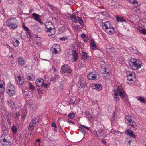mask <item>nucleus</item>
I'll return each mask as SVG.
<instances>
[{
  "label": "nucleus",
  "instance_id": "obj_1",
  "mask_svg": "<svg viewBox=\"0 0 146 146\" xmlns=\"http://www.w3.org/2000/svg\"><path fill=\"white\" fill-rule=\"evenodd\" d=\"M6 23L9 27L11 29H15L18 26L17 20L14 17L10 18L8 19Z\"/></svg>",
  "mask_w": 146,
  "mask_h": 146
},
{
  "label": "nucleus",
  "instance_id": "obj_2",
  "mask_svg": "<svg viewBox=\"0 0 146 146\" xmlns=\"http://www.w3.org/2000/svg\"><path fill=\"white\" fill-rule=\"evenodd\" d=\"M39 119L37 118H35L32 119L29 123L28 128V130L32 131L34 128L36 124L38 122Z\"/></svg>",
  "mask_w": 146,
  "mask_h": 146
},
{
  "label": "nucleus",
  "instance_id": "obj_3",
  "mask_svg": "<svg viewBox=\"0 0 146 146\" xmlns=\"http://www.w3.org/2000/svg\"><path fill=\"white\" fill-rule=\"evenodd\" d=\"M99 77V75L97 73L91 72L87 75V78L88 79L90 80H96L98 79Z\"/></svg>",
  "mask_w": 146,
  "mask_h": 146
},
{
  "label": "nucleus",
  "instance_id": "obj_4",
  "mask_svg": "<svg viewBox=\"0 0 146 146\" xmlns=\"http://www.w3.org/2000/svg\"><path fill=\"white\" fill-rule=\"evenodd\" d=\"M15 88L13 86H11L6 89V92L10 96L14 95L15 93Z\"/></svg>",
  "mask_w": 146,
  "mask_h": 146
},
{
  "label": "nucleus",
  "instance_id": "obj_5",
  "mask_svg": "<svg viewBox=\"0 0 146 146\" xmlns=\"http://www.w3.org/2000/svg\"><path fill=\"white\" fill-rule=\"evenodd\" d=\"M61 72L65 73L66 72L69 73H70L72 72L70 66L68 64H64L62 67Z\"/></svg>",
  "mask_w": 146,
  "mask_h": 146
},
{
  "label": "nucleus",
  "instance_id": "obj_6",
  "mask_svg": "<svg viewBox=\"0 0 146 146\" xmlns=\"http://www.w3.org/2000/svg\"><path fill=\"white\" fill-rule=\"evenodd\" d=\"M117 90L122 98H124L126 93L121 86H118L117 88Z\"/></svg>",
  "mask_w": 146,
  "mask_h": 146
},
{
  "label": "nucleus",
  "instance_id": "obj_7",
  "mask_svg": "<svg viewBox=\"0 0 146 146\" xmlns=\"http://www.w3.org/2000/svg\"><path fill=\"white\" fill-rule=\"evenodd\" d=\"M0 142L3 146H11L12 145V143L9 140L5 138H2Z\"/></svg>",
  "mask_w": 146,
  "mask_h": 146
},
{
  "label": "nucleus",
  "instance_id": "obj_8",
  "mask_svg": "<svg viewBox=\"0 0 146 146\" xmlns=\"http://www.w3.org/2000/svg\"><path fill=\"white\" fill-rule=\"evenodd\" d=\"M46 28L47 29L46 31V34L48 36H51L54 35L56 32L55 29L54 28H52L51 27H49L47 28L46 27Z\"/></svg>",
  "mask_w": 146,
  "mask_h": 146
},
{
  "label": "nucleus",
  "instance_id": "obj_9",
  "mask_svg": "<svg viewBox=\"0 0 146 146\" xmlns=\"http://www.w3.org/2000/svg\"><path fill=\"white\" fill-rule=\"evenodd\" d=\"M20 38L17 36L15 38H12V41L13 42V45L15 47L18 46L20 44L19 40Z\"/></svg>",
  "mask_w": 146,
  "mask_h": 146
},
{
  "label": "nucleus",
  "instance_id": "obj_10",
  "mask_svg": "<svg viewBox=\"0 0 146 146\" xmlns=\"http://www.w3.org/2000/svg\"><path fill=\"white\" fill-rule=\"evenodd\" d=\"M125 133L133 138L135 139L136 138V135L134 134L133 131L130 129H127L125 130Z\"/></svg>",
  "mask_w": 146,
  "mask_h": 146
},
{
  "label": "nucleus",
  "instance_id": "obj_11",
  "mask_svg": "<svg viewBox=\"0 0 146 146\" xmlns=\"http://www.w3.org/2000/svg\"><path fill=\"white\" fill-rule=\"evenodd\" d=\"M17 84L19 85H22L24 82V78L23 77H21L20 76H18L17 79Z\"/></svg>",
  "mask_w": 146,
  "mask_h": 146
},
{
  "label": "nucleus",
  "instance_id": "obj_12",
  "mask_svg": "<svg viewBox=\"0 0 146 146\" xmlns=\"http://www.w3.org/2000/svg\"><path fill=\"white\" fill-rule=\"evenodd\" d=\"M113 26L109 21H107L104 23L102 25V27L104 29L106 30Z\"/></svg>",
  "mask_w": 146,
  "mask_h": 146
},
{
  "label": "nucleus",
  "instance_id": "obj_13",
  "mask_svg": "<svg viewBox=\"0 0 146 146\" xmlns=\"http://www.w3.org/2000/svg\"><path fill=\"white\" fill-rule=\"evenodd\" d=\"M127 80L131 81L133 80L134 77L135 78H136L134 72H131L129 75H128V73H127Z\"/></svg>",
  "mask_w": 146,
  "mask_h": 146
},
{
  "label": "nucleus",
  "instance_id": "obj_14",
  "mask_svg": "<svg viewBox=\"0 0 146 146\" xmlns=\"http://www.w3.org/2000/svg\"><path fill=\"white\" fill-rule=\"evenodd\" d=\"M137 29L140 33L143 35H146V29L143 27H141L138 26L137 27Z\"/></svg>",
  "mask_w": 146,
  "mask_h": 146
},
{
  "label": "nucleus",
  "instance_id": "obj_15",
  "mask_svg": "<svg viewBox=\"0 0 146 146\" xmlns=\"http://www.w3.org/2000/svg\"><path fill=\"white\" fill-rule=\"evenodd\" d=\"M130 62L133 64H142L140 60L134 58L130 59Z\"/></svg>",
  "mask_w": 146,
  "mask_h": 146
},
{
  "label": "nucleus",
  "instance_id": "obj_16",
  "mask_svg": "<svg viewBox=\"0 0 146 146\" xmlns=\"http://www.w3.org/2000/svg\"><path fill=\"white\" fill-rule=\"evenodd\" d=\"M105 31L108 34L110 35L112 34L115 33L114 28L112 26L111 28L105 30Z\"/></svg>",
  "mask_w": 146,
  "mask_h": 146
},
{
  "label": "nucleus",
  "instance_id": "obj_17",
  "mask_svg": "<svg viewBox=\"0 0 146 146\" xmlns=\"http://www.w3.org/2000/svg\"><path fill=\"white\" fill-rule=\"evenodd\" d=\"M116 21L117 22H126L127 21L126 19H124L121 16H116Z\"/></svg>",
  "mask_w": 146,
  "mask_h": 146
},
{
  "label": "nucleus",
  "instance_id": "obj_18",
  "mask_svg": "<svg viewBox=\"0 0 146 146\" xmlns=\"http://www.w3.org/2000/svg\"><path fill=\"white\" fill-rule=\"evenodd\" d=\"M8 103L9 106L11 107L12 110H13L14 109L15 110V104L12 100H10L8 101Z\"/></svg>",
  "mask_w": 146,
  "mask_h": 146
},
{
  "label": "nucleus",
  "instance_id": "obj_19",
  "mask_svg": "<svg viewBox=\"0 0 146 146\" xmlns=\"http://www.w3.org/2000/svg\"><path fill=\"white\" fill-rule=\"evenodd\" d=\"M43 80L42 79H38L36 80L35 83L37 86H40L43 84Z\"/></svg>",
  "mask_w": 146,
  "mask_h": 146
},
{
  "label": "nucleus",
  "instance_id": "obj_20",
  "mask_svg": "<svg viewBox=\"0 0 146 146\" xmlns=\"http://www.w3.org/2000/svg\"><path fill=\"white\" fill-rule=\"evenodd\" d=\"M33 16L34 18V19L36 21H38L40 23H42L41 19L39 17V15L38 14L33 13L32 15Z\"/></svg>",
  "mask_w": 146,
  "mask_h": 146
},
{
  "label": "nucleus",
  "instance_id": "obj_21",
  "mask_svg": "<svg viewBox=\"0 0 146 146\" xmlns=\"http://www.w3.org/2000/svg\"><path fill=\"white\" fill-rule=\"evenodd\" d=\"M141 64H129L130 67L134 70H136L140 68L142 66Z\"/></svg>",
  "mask_w": 146,
  "mask_h": 146
},
{
  "label": "nucleus",
  "instance_id": "obj_22",
  "mask_svg": "<svg viewBox=\"0 0 146 146\" xmlns=\"http://www.w3.org/2000/svg\"><path fill=\"white\" fill-rule=\"evenodd\" d=\"M94 86H92L93 89L98 90L99 91H100L102 89V87L101 84H94Z\"/></svg>",
  "mask_w": 146,
  "mask_h": 146
},
{
  "label": "nucleus",
  "instance_id": "obj_23",
  "mask_svg": "<svg viewBox=\"0 0 146 146\" xmlns=\"http://www.w3.org/2000/svg\"><path fill=\"white\" fill-rule=\"evenodd\" d=\"M128 124L130 125L135 129H136L137 128V126L136 123L132 121V120H131L130 122V123H129Z\"/></svg>",
  "mask_w": 146,
  "mask_h": 146
},
{
  "label": "nucleus",
  "instance_id": "obj_24",
  "mask_svg": "<svg viewBox=\"0 0 146 146\" xmlns=\"http://www.w3.org/2000/svg\"><path fill=\"white\" fill-rule=\"evenodd\" d=\"M17 60L19 64H24L25 61L24 58L22 57H19L18 58Z\"/></svg>",
  "mask_w": 146,
  "mask_h": 146
},
{
  "label": "nucleus",
  "instance_id": "obj_25",
  "mask_svg": "<svg viewBox=\"0 0 146 146\" xmlns=\"http://www.w3.org/2000/svg\"><path fill=\"white\" fill-rule=\"evenodd\" d=\"M98 132L99 133V135L101 137H104L106 136V135H104L105 133L103 129L99 130L98 131Z\"/></svg>",
  "mask_w": 146,
  "mask_h": 146
},
{
  "label": "nucleus",
  "instance_id": "obj_26",
  "mask_svg": "<svg viewBox=\"0 0 146 146\" xmlns=\"http://www.w3.org/2000/svg\"><path fill=\"white\" fill-rule=\"evenodd\" d=\"M81 58L82 59L85 60L87 58V54L83 51H82Z\"/></svg>",
  "mask_w": 146,
  "mask_h": 146
},
{
  "label": "nucleus",
  "instance_id": "obj_27",
  "mask_svg": "<svg viewBox=\"0 0 146 146\" xmlns=\"http://www.w3.org/2000/svg\"><path fill=\"white\" fill-rule=\"evenodd\" d=\"M70 19L74 22H76L77 21V18L74 15L72 14L71 15Z\"/></svg>",
  "mask_w": 146,
  "mask_h": 146
},
{
  "label": "nucleus",
  "instance_id": "obj_28",
  "mask_svg": "<svg viewBox=\"0 0 146 146\" xmlns=\"http://www.w3.org/2000/svg\"><path fill=\"white\" fill-rule=\"evenodd\" d=\"M131 138L130 137H128L126 139L125 143L127 146L131 145Z\"/></svg>",
  "mask_w": 146,
  "mask_h": 146
},
{
  "label": "nucleus",
  "instance_id": "obj_29",
  "mask_svg": "<svg viewBox=\"0 0 146 146\" xmlns=\"http://www.w3.org/2000/svg\"><path fill=\"white\" fill-rule=\"evenodd\" d=\"M91 48L93 50H96L97 48L96 44L94 41H92L90 43Z\"/></svg>",
  "mask_w": 146,
  "mask_h": 146
},
{
  "label": "nucleus",
  "instance_id": "obj_30",
  "mask_svg": "<svg viewBox=\"0 0 146 146\" xmlns=\"http://www.w3.org/2000/svg\"><path fill=\"white\" fill-rule=\"evenodd\" d=\"M115 93L114 94V99L116 101H118L119 99V96L117 92H116L115 89H114Z\"/></svg>",
  "mask_w": 146,
  "mask_h": 146
},
{
  "label": "nucleus",
  "instance_id": "obj_31",
  "mask_svg": "<svg viewBox=\"0 0 146 146\" xmlns=\"http://www.w3.org/2000/svg\"><path fill=\"white\" fill-rule=\"evenodd\" d=\"M131 120L130 115H127L125 117V120L126 123L128 124L129 123H130V121Z\"/></svg>",
  "mask_w": 146,
  "mask_h": 146
},
{
  "label": "nucleus",
  "instance_id": "obj_32",
  "mask_svg": "<svg viewBox=\"0 0 146 146\" xmlns=\"http://www.w3.org/2000/svg\"><path fill=\"white\" fill-rule=\"evenodd\" d=\"M129 1L131 3H132L133 5L137 7L138 6V3L137 1L135 0H129Z\"/></svg>",
  "mask_w": 146,
  "mask_h": 146
},
{
  "label": "nucleus",
  "instance_id": "obj_33",
  "mask_svg": "<svg viewBox=\"0 0 146 146\" xmlns=\"http://www.w3.org/2000/svg\"><path fill=\"white\" fill-rule=\"evenodd\" d=\"M73 56L74 60L75 61H76L78 59V57L77 53L76 51L73 53Z\"/></svg>",
  "mask_w": 146,
  "mask_h": 146
},
{
  "label": "nucleus",
  "instance_id": "obj_34",
  "mask_svg": "<svg viewBox=\"0 0 146 146\" xmlns=\"http://www.w3.org/2000/svg\"><path fill=\"white\" fill-rule=\"evenodd\" d=\"M78 20L79 23L82 26H83L84 25L83 21L82 18L79 17H78Z\"/></svg>",
  "mask_w": 146,
  "mask_h": 146
},
{
  "label": "nucleus",
  "instance_id": "obj_35",
  "mask_svg": "<svg viewBox=\"0 0 146 146\" xmlns=\"http://www.w3.org/2000/svg\"><path fill=\"white\" fill-rule=\"evenodd\" d=\"M85 84V83L84 81H82L81 82L79 81L78 82L79 85H80L79 87L82 88L84 86Z\"/></svg>",
  "mask_w": 146,
  "mask_h": 146
},
{
  "label": "nucleus",
  "instance_id": "obj_36",
  "mask_svg": "<svg viewBox=\"0 0 146 146\" xmlns=\"http://www.w3.org/2000/svg\"><path fill=\"white\" fill-rule=\"evenodd\" d=\"M68 116L69 118L73 119L75 117V114L74 113H71L68 115Z\"/></svg>",
  "mask_w": 146,
  "mask_h": 146
},
{
  "label": "nucleus",
  "instance_id": "obj_37",
  "mask_svg": "<svg viewBox=\"0 0 146 146\" xmlns=\"http://www.w3.org/2000/svg\"><path fill=\"white\" fill-rule=\"evenodd\" d=\"M138 100L144 103H146V100L142 97H139L138 98Z\"/></svg>",
  "mask_w": 146,
  "mask_h": 146
},
{
  "label": "nucleus",
  "instance_id": "obj_38",
  "mask_svg": "<svg viewBox=\"0 0 146 146\" xmlns=\"http://www.w3.org/2000/svg\"><path fill=\"white\" fill-rule=\"evenodd\" d=\"M11 130L13 133H16L17 131L16 127L14 125L11 128Z\"/></svg>",
  "mask_w": 146,
  "mask_h": 146
},
{
  "label": "nucleus",
  "instance_id": "obj_39",
  "mask_svg": "<svg viewBox=\"0 0 146 146\" xmlns=\"http://www.w3.org/2000/svg\"><path fill=\"white\" fill-rule=\"evenodd\" d=\"M78 129L79 131H81L82 132L84 135H85L86 133V131L83 128L81 127H79Z\"/></svg>",
  "mask_w": 146,
  "mask_h": 146
},
{
  "label": "nucleus",
  "instance_id": "obj_40",
  "mask_svg": "<svg viewBox=\"0 0 146 146\" xmlns=\"http://www.w3.org/2000/svg\"><path fill=\"white\" fill-rule=\"evenodd\" d=\"M67 39L68 38L67 36L63 37H61L59 38L60 40L63 41H65L67 40Z\"/></svg>",
  "mask_w": 146,
  "mask_h": 146
},
{
  "label": "nucleus",
  "instance_id": "obj_41",
  "mask_svg": "<svg viewBox=\"0 0 146 146\" xmlns=\"http://www.w3.org/2000/svg\"><path fill=\"white\" fill-rule=\"evenodd\" d=\"M22 27H23L24 29L26 30L27 31L29 32V31L30 30L27 27H26L24 24H23Z\"/></svg>",
  "mask_w": 146,
  "mask_h": 146
},
{
  "label": "nucleus",
  "instance_id": "obj_42",
  "mask_svg": "<svg viewBox=\"0 0 146 146\" xmlns=\"http://www.w3.org/2000/svg\"><path fill=\"white\" fill-rule=\"evenodd\" d=\"M29 84L30 86L29 87V89L31 90H33L34 89V87L30 83Z\"/></svg>",
  "mask_w": 146,
  "mask_h": 146
},
{
  "label": "nucleus",
  "instance_id": "obj_43",
  "mask_svg": "<svg viewBox=\"0 0 146 146\" xmlns=\"http://www.w3.org/2000/svg\"><path fill=\"white\" fill-rule=\"evenodd\" d=\"M34 77L33 74H31L30 75V76H28L27 78V79L30 81L32 80V79Z\"/></svg>",
  "mask_w": 146,
  "mask_h": 146
},
{
  "label": "nucleus",
  "instance_id": "obj_44",
  "mask_svg": "<svg viewBox=\"0 0 146 146\" xmlns=\"http://www.w3.org/2000/svg\"><path fill=\"white\" fill-rule=\"evenodd\" d=\"M104 72H103V74H106L107 75H109L110 73L108 72L107 71V70L106 69V68H105L104 69Z\"/></svg>",
  "mask_w": 146,
  "mask_h": 146
},
{
  "label": "nucleus",
  "instance_id": "obj_45",
  "mask_svg": "<svg viewBox=\"0 0 146 146\" xmlns=\"http://www.w3.org/2000/svg\"><path fill=\"white\" fill-rule=\"evenodd\" d=\"M75 28L76 29L78 30L79 31L81 29L80 27V25H76L75 26Z\"/></svg>",
  "mask_w": 146,
  "mask_h": 146
},
{
  "label": "nucleus",
  "instance_id": "obj_46",
  "mask_svg": "<svg viewBox=\"0 0 146 146\" xmlns=\"http://www.w3.org/2000/svg\"><path fill=\"white\" fill-rule=\"evenodd\" d=\"M7 122L9 125H11V122L10 120L9 117H7Z\"/></svg>",
  "mask_w": 146,
  "mask_h": 146
},
{
  "label": "nucleus",
  "instance_id": "obj_47",
  "mask_svg": "<svg viewBox=\"0 0 146 146\" xmlns=\"http://www.w3.org/2000/svg\"><path fill=\"white\" fill-rule=\"evenodd\" d=\"M42 86L45 88H47L48 86V84L47 83H44L43 82V84H42Z\"/></svg>",
  "mask_w": 146,
  "mask_h": 146
},
{
  "label": "nucleus",
  "instance_id": "obj_48",
  "mask_svg": "<svg viewBox=\"0 0 146 146\" xmlns=\"http://www.w3.org/2000/svg\"><path fill=\"white\" fill-rule=\"evenodd\" d=\"M3 82V80L0 81V88H2V89L3 88H4L3 87V84H2V82Z\"/></svg>",
  "mask_w": 146,
  "mask_h": 146
},
{
  "label": "nucleus",
  "instance_id": "obj_49",
  "mask_svg": "<svg viewBox=\"0 0 146 146\" xmlns=\"http://www.w3.org/2000/svg\"><path fill=\"white\" fill-rule=\"evenodd\" d=\"M133 53L136 54H138L139 53V52L136 49H134L133 51Z\"/></svg>",
  "mask_w": 146,
  "mask_h": 146
},
{
  "label": "nucleus",
  "instance_id": "obj_50",
  "mask_svg": "<svg viewBox=\"0 0 146 146\" xmlns=\"http://www.w3.org/2000/svg\"><path fill=\"white\" fill-rule=\"evenodd\" d=\"M81 36L82 38H84L85 37H86V35L84 34H82L81 35Z\"/></svg>",
  "mask_w": 146,
  "mask_h": 146
},
{
  "label": "nucleus",
  "instance_id": "obj_51",
  "mask_svg": "<svg viewBox=\"0 0 146 146\" xmlns=\"http://www.w3.org/2000/svg\"><path fill=\"white\" fill-rule=\"evenodd\" d=\"M84 41L85 42H86L88 41V39L87 37H85L84 38H83Z\"/></svg>",
  "mask_w": 146,
  "mask_h": 146
},
{
  "label": "nucleus",
  "instance_id": "obj_52",
  "mask_svg": "<svg viewBox=\"0 0 146 146\" xmlns=\"http://www.w3.org/2000/svg\"><path fill=\"white\" fill-rule=\"evenodd\" d=\"M15 114H16V115H15V118H17L18 117L19 115V112L16 113H15Z\"/></svg>",
  "mask_w": 146,
  "mask_h": 146
},
{
  "label": "nucleus",
  "instance_id": "obj_53",
  "mask_svg": "<svg viewBox=\"0 0 146 146\" xmlns=\"http://www.w3.org/2000/svg\"><path fill=\"white\" fill-rule=\"evenodd\" d=\"M53 52L54 53H55V54H57V53L58 51L57 50V49H56V48H54V50L53 51Z\"/></svg>",
  "mask_w": 146,
  "mask_h": 146
},
{
  "label": "nucleus",
  "instance_id": "obj_54",
  "mask_svg": "<svg viewBox=\"0 0 146 146\" xmlns=\"http://www.w3.org/2000/svg\"><path fill=\"white\" fill-rule=\"evenodd\" d=\"M4 91V88H0V93H3Z\"/></svg>",
  "mask_w": 146,
  "mask_h": 146
},
{
  "label": "nucleus",
  "instance_id": "obj_55",
  "mask_svg": "<svg viewBox=\"0 0 146 146\" xmlns=\"http://www.w3.org/2000/svg\"><path fill=\"white\" fill-rule=\"evenodd\" d=\"M52 70H53L54 72H56V68H55L53 66H52Z\"/></svg>",
  "mask_w": 146,
  "mask_h": 146
},
{
  "label": "nucleus",
  "instance_id": "obj_56",
  "mask_svg": "<svg viewBox=\"0 0 146 146\" xmlns=\"http://www.w3.org/2000/svg\"><path fill=\"white\" fill-rule=\"evenodd\" d=\"M5 115L6 117V119L7 118V117H9V113L8 112H6L5 113Z\"/></svg>",
  "mask_w": 146,
  "mask_h": 146
},
{
  "label": "nucleus",
  "instance_id": "obj_57",
  "mask_svg": "<svg viewBox=\"0 0 146 146\" xmlns=\"http://www.w3.org/2000/svg\"><path fill=\"white\" fill-rule=\"evenodd\" d=\"M93 132L94 133H96V137H98V138H99V135L98 134H97V131H96L95 130V131H93Z\"/></svg>",
  "mask_w": 146,
  "mask_h": 146
},
{
  "label": "nucleus",
  "instance_id": "obj_58",
  "mask_svg": "<svg viewBox=\"0 0 146 146\" xmlns=\"http://www.w3.org/2000/svg\"><path fill=\"white\" fill-rule=\"evenodd\" d=\"M52 126L54 128H56V125L55 123H53L52 124Z\"/></svg>",
  "mask_w": 146,
  "mask_h": 146
},
{
  "label": "nucleus",
  "instance_id": "obj_59",
  "mask_svg": "<svg viewBox=\"0 0 146 146\" xmlns=\"http://www.w3.org/2000/svg\"><path fill=\"white\" fill-rule=\"evenodd\" d=\"M134 49H133V48L132 47H131L130 48V51L131 52H132L133 53V51H134Z\"/></svg>",
  "mask_w": 146,
  "mask_h": 146
},
{
  "label": "nucleus",
  "instance_id": "obj_60",
  "mask_svg": "<svg viewBox=\"0 0 146 146\" xmlns=\"http://www.w3.org/2000/svg\"><path fill=\"white\" fill-rule=\"evenodd\" d=\"M37 90L38 91V93H42V90H40V88L38 89H37Z\"/></svg>",
  "mask_w": 146,
  "mask_h": 146
},
{
  "label": "nucleus",
  "instance_id": "obj_61",
  "mask_svg": "<svg viewBox=\"0 0 146 146\" xmlns=\"http://www.w3.org/2000/svg\"><path fill=\"white\" fill-rule=\"evenodd\" d=\"M37 143L40 142V139H38L36 140V142Z\"/></svg>",
  "mask_w": 146,
  "mask_h": 146
},
{
  "label": "nucleus",
  "instance_id": "obj_62",
  "mask_svg": "<svg viewBox=\"0 0 146 146\" xmlns=\"http://www.w3.org/2000/svg\"><path fill=\"white\" fill-rule=\"evenodd\" d=\"M66 121H68L69 123H73V124H74V123L72 121H69L68 119H67L66 120Z\"/></svg>",
  "mask_w": 146,
  "mask_h": 146
},
{
  "label": "nucleus",
  "instance_id": "obj_63",
  "mask_svg": "<svg viewBox=\"0 0 146 146\" xmlns=\"http://www.w3.org/2000/svg\"><path fill=\"white\" fill-rule=\"evenodd\" d=\"M102 143H104V144H106V141H105L103 140V139H102Z\"/></svg>",
  "mask_w": 146,
  "mask_h": 146
},
{
  "label": "nucleus",
  "instance_id": "obj_64",
  "mask_svg": "<svg viewBox=\"0 0 146 146\" xmlns=\"http://www.w3.org/2000/svg\"><path fill=\"white\" fill-rule=\"evenodd\" d=\"M110 133H111L113 134H114L115 133V131H114V130L112 129L111 131L110 132Z\"/></svg>",
  "mask_w": 146,
  "mask_h": 146
}]
</instances>
